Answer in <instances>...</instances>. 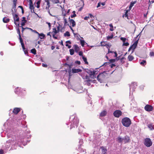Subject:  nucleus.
<instances>
[{
	"instance_id": "obj_11",
	"label": "nucleus",
	"mask_w": 154,
	"mask_h": 154,
	"mask_svg": "<svg viewBox=\"0 0 154 154\" xmlns=\"http://www.w3.org/2000/svg\"><path fill=\"white\" fill-rule=\"evenodd\" d=\"M108 65H109L111 68H112L113 67L116 66V65L115 64H111L110 63L107 62L105 63L103 65L100 67V68L102 66H106Z\"/></svg>"
},
{
	"instance_id": "obj_41",
	"label": "nucleus",
	"mask_w": 154,
	"mask_h": 154,
	"mask_svg": "<svg viewBox=\"0 0 154 154\" xmlns=\"http://www.w3.org/2000/svg\"><path fill=\"white\" fill-rule=\"evenodd\" d=\"M113 35H112L110 36H108L107 37V39L108 40H109L110 39H111L113 38Z\"/></svg>"
},
{
	"instance_id": "obj_8",
	"label": "nucleus",
	"mask_w": 154,
	"mask_h": 154,
	"mask_svg": "<svg viewBox=\"0 0 154 154\" xmlns=\"http://www.w3.org/2000/svg\"><path fill=\"white\" fill-rule=\"evenodd\" d=\"M83 88L82 87L79 85L75 88L74 90V91L77 92V93H82Z\"/></svg>"
},
{
	"instance_id": "obj_26",
	"label": "nucleus",
	"mask_w": 154,
	"mask_h": 154,
	"mask_svg": "<svg viewBox=\"0 0 154 154\" xmlns=\"http://www.w3.org/2000/svg\"><path fill=\"white\" fill-rule=\"evenodd\" d=\"M101 148L102 150V154H106L107 152V149L103 147H101Z\"/></svg>"
},
{
	"instance_id": "obj_21",
	"label": "nucleus",
	"mask_w": 154,
	"mask_h": 154,
	"mask_svg": "<svg viewBox=\"0 0 154 154\" xmlns=\"http://www.w3.org/2000/svg\"><path fill=\"white\" fill-rule=\"evenodd\" d=\"M39 37L41 39H44L45 37V35L43 33H39L38 34Z\"/></svg>"
},
{
	"instance_id": "obj_10",
	"label": "nucleus",
	"mask_w": 154,
	"mask_h": 154,
	"mask_svg": "<svg viewBox=\"0 0 154 154\" xmlns=\"http://www.w3.org/2000/svg\"><path fill=\"white\" fill-rule=\"evenodd\" d=\"M145 109L148 112L151 111L153 109V107L149 105H146L144 107Z\"/></svg>"
},
{
	"instance_id": "obj_63",
	"label": "nucleus",
	"mask_w": 154,
	"mask_h": 154,
	"mask_svg": "<svg viewBox=\"0 0 154 154\" xmlns=\"http://www.w3.org/2000/svg\"><path fill=\"white\" fill-rule=\"evenodd\" d=\"M150 55L151 56H154V53L153 52H150Z\"/></svg>"
},
{
	"instance_id": "obj_25",
	"label": "nucleus",
	"mask_w": 154,
	"mask_h": 154,
	"mask_svg": "<svg viewBox=\"0 0 154 154\" xmlns=\"http://www.w3.org/2000/svg\"><path fill=\"white\" fill-rule=\"evenodd\" d=\"M84 128V127L81 126V127H79V131L78 133L79 134H83L84 135V133H83V131H81V130L82 129Z\"/></svg>"
},
{
	"instance_id": "obj_59",
	"label": "nucleus",
	"mask_w": 154,
	"mask_h": 154,
	"mask_svg": "<svg viewBox=\"0 0 154 154\" xmlns=\"http://www.w3.org/2000/svg\"><path fill=\"white\" fill-rule=\"evenodd\" d=\"M115 60L114 59H111L109 60V61L111 63H113L115 62Z\"/></svg>"
},
{
	"instance_id": "obj_24",
	"label": "nucleus",
	"mask_w": 154,
	"mask_h": 154,
	"mask_svg": "<svg viewBox=\"0 0 154 154\" xmlns=\"http://www.w3.org/2000/svg\"><path fill=\"white\" fill-rule=\"evenodd\" d=\"M123 140L125 143L128 142L130 140L129 137L128 135H126Z\"/></svg>"
},
{
	"instance_id": "obj_62",
	"label": "nucleus",
	"mask_w": 154,
	"mask_h": 154,
	"mask_svg": "<svg viewBox=\"0 0 154 154\" xmlns=\"http://www.w3.org/2000/svg\"><path fill=\"white\" fill-rule=\"evenodd\" d=\"M46 2H47V6H50V2L48 0H47L46 1Z\"/></svg>"
},
{
	"instance_id": "obj_1",
	"label": "nucleus",
	"mask_w": 154,
	"mask_h": 154,
	"mask_svg": "<svg viewBox=\"0 0 154 154\" xmlns=\"http://www.w3.org/2000/svg\"><path fill=\"white\" fill-rule=\"evenodd\" d=\"M79 122V120L75 115H73L71 116L69 119V122L67 123V125H69L70 129H71L73 128L77 127Z\"/></svg>"
},
{
	"instance_id": "obj_9",
	"label": "nucleus",
	"mask_w": 154,
	"mask_h": 154,
	"mask_svg": "<svg viewBox=\"0 0 154 154\" xmlns=\"http://www.w3.org/2000/svg\"><path fill=\"white\" fill-rule=\"evenodd\" d=\"M137 83L136 82H134L132 83L131 85L130 86V93L131 91V89H132V91H134V89L136 88L137 86Z\"/></svg>"
},
{
	"instance_id": "obj_28",
	"label": "nucleus",
	"mask_w": 154,
	"mask_h": 154,
	"mask_svg": "<svg viewBox=\"0 0 154 154\" xmlns=\"http://www.w3.org/2000/svg\"><path fill=\"white\" fill-rule=\"evenodd\" d=\"M30 9L31 10L32 12L34 13V7L32 4L31 3L30 4L29 6Z\"/></svg>"
},
{
	"instance_id": "obj_38",
	"label": "nucleus",
	"mask_w": 154,
	"mask_h": 154,
	"mask_svg": "<svg viewBox=\"0 0 154 154\" xmlns=\"http://www.w3.org/2000/svg\"><path fill=\"white\" fill-rule=\"evenodd\" d=\"M53 32L54 33V34H56L59 32V30H57L55 28L53 29Z\"/></svg>"
},
{
	"instance_id": "obj_20",
	"label": "nucleus",
	"mask_w": 154,
	"mask_h": 154,
	"mask_svg": "<svg viewBox=\"0 0 154 154\" xmlns=\"http://www.w3.org/2000/svg\"><path fill=\"white\" fill-rule=\"evenodd\" d=\"M82 71L81 70L79 69H75L73 68L72 69V72L73 73H78Z\"/></svg>"
},
{
	"instance_id": "obj_12",
	"label": "nucleus",
	"mask_w": 154,
	"mask_h": 154,
	"mask_svg": "<svg viewBox=\"0 0 154 154\" xmlns=\"http://www.w3.org/2000/svg\"><path fill=\"white\" fill-rule=\"evenodd\" d=\"M103 73H99V75H98L97 76V79L98 80L99 82H100V83L102 81V79L103 78Z\"/></svg>"
},
{
	"instance_id": "obj_14",
	"label": "nucleus",
	"mask_w": 154,
	"mask_h": 154,
	"mask_svg": "<svg viewBox=\"0 0 154 154\" xmlns=\"http://www.w3.org/2000/svg\"><path fill=\"white\" fill-rule=\"evenodd\" d=\"M69 20L70 24L72 25V27H74L76 25V23L75 21L72 19H70V17H69Z\"/></svg>"
},
{
	"instance_id": "obj_56",
	"label": "nucleus",
	"mask_w": 154,
	"mask_h": 154,
	"mask_svg": "<svg viewBox=\"0 0 154 154\" xmlns=\"http://www.w3.org/2000/svg\"><path fill=\"white\" fill-rule=\"evenodd\" d=\"M138 40L139 39H138L137 41H136L134 43V44H135V45H137V44L138 42Z\"/></svg>"
},
{
	"instance_id": "obj_51",
	"label": "nucleus",
	"mask_w": 154,
	"mask_h": 154,
	"mask_svg": "<svg viewBox=\"0 0 154 154\" xmlns=\"http://www.w3.org/2000/svg\"><path fill=\"white\" fill-rule=\"evenodd\" d=\"M52 1L53 2L55 3H59V1L58 0H52Z\"/></svg>"
},
{
	"instance_id": "obj_57",
	"label": "nucleus",
	"mask_w": 154,
	"mask_h": 154,
	"mask_svg": "<svg viewBox=\"0 0 154 154\" xmlns=\"http://www.w3.org/2000/svg\"><path fill=\"white\" fill-rule=\"evenodd\" d=\"M4 153V150L2 149H0V154H3Z\"/></svg>"
},
{
	"instance_id": "obj_13",
	"label": "nucleus",
	"mask_w": 154,
	"mask_h": 154,
	"mask_svg": "<svg viewBox=\"0 0 154 154\" xmlns=\"http://www.w3.org/2000/svg\"><path fill=\"white\" fill-rule=\"evenodd\" d=\"M78 150L79 152L84 154L86 153V150L85 149L81 148V147H80V146H79Z\"/></svg>"
},
{
	"instance_id": "obj_49",
	"label": "nucleus",
	"mask_w": 154,
	"mask_h": 154,
	"mask_svg": "<svg viewBox=\"0 0 154 154\" xmlns=\"http://www.w3.org/2000/svg\"><path fill=\"white\" fill-rule=\"evenodd\" d=\"M74 49L75 51H77L79 49V48L78 46L77 45H74Z\"/></svg>"
},
{
	"instance_id": "obj_22",
	"label": "nucleus",
	"mask_w": 154,
	"mask_h": 154,
	"mask_svg": "<svg viewBox=\"0 0 154 154\" xmlns=\"http://www.w3.org/2000/svg\"><path fill=\"white\" fill-rule=\"evenodd\" d=\"M21 125L23 128H27V125H26V122L24 120H23L21 122Z\"/></svg>"
},
{
	"instance_id": "obj_55",
	"label": "nucleus",
	"mask_w": 154,
	"mask_h": 154,
	"mask_svg": "<svg viewBox=\"0 0 154 154\" xmlns=\"http://www.w3.org/2000/svg\"><path fill=\"white\" fill-rule=\"evenodd\" d=\"M30 131L28 130V129H27L26 131V134H29L30 133Z\"/></svg>"
},
{
	"instance_id": "obj_4",
	"label": "nucleus",
	"mask_w": 154,
	"mask_h": 154,
	"mask_svg": "<svg viewBox=\"0 0 154 154\" xmlns=\"http://www.w3.org/2000/svg\"><path fill=\"white\" fill-rule=\"evenodd\" d=\"M122 124L125 127H128L131 124V119L128 117H125L122 120Z\"/></svg>"
},
{
	"instance_id": "obj_36",
	"label": "nucleus",
	"mask_w": 154,
	"mask_h": 154,
	"mask_svg": "<svg viewBox=\"0 0 154 154\" xmlns=\"http://www.w3.org/2000/svg\"><path fill=\"white\" fill-rule=\"evenodd\" d=\"M148 127L150 130H152L154 129L153 126L151 124L148 125Z\"/></svg>"
},
{
	"instance_id": "obj_45",
	"label": "nucleus",
	"mask_w": 154,
	"mask_h": 154,
	"mask_svg": "<svg viewBox=\"0 0 154 154\" xmlns=\"http://www.w3.org/2000/svg\"><path fill=\"white\" fill-rule=\"evenodd\" d=\"M79 143L80 144V147H81V145L83 143V140L82 139H80L79 140Z\"/></svg>"
},
{
	"instance_id": "obj_15",
	"label": "nucleus",
	"mask_w": 154,
	"mask_h": 154,
	"mask_svg": "<svg viewBox=\"0 0 154 154\" xmlns=\"http://www.w3.org/2000/svg\"><path fill=\"white\" fill-rule=\"evenodd\" d=\"M15 92L16 94L18 95H20L21 92V88L19 87L17 88L15 91Z\"/></svg>"
},
{
	"instance_id": "obj_34",
	"label": "nucleus",
	"mask_w": 154,
	"mask_h": 154,
	"mask_svg": "<svg viewBox=\"0 0 154 154\" xmlns=\"http://www.w3.org/2000/svg\"><path fill=\"white\" fill-rule=\"evenodd\" d=\"M82 58V59H83V61L85 62V64H88V62L87 61V58L85 57H83V56Z\"/></svg>"
},
{
	"instance_id": "obj_54",
	"label": "nucleus",
	"mask_w": 154,
	"mask_h": 154,
	"mask_svg": "<svg viewBox=\"0 0 154 154\" xmlns=\"http://www.w3.org/2000/svg\"><path fill=\"white\" fill-rule=\"evenodd\" d=\"M124 59V57H122L120 60V61L121 62V63H123L124 62V61H123V60Z\"/></svg>"
},
{
	"instance_id": "obj_39",
	"label": "nucleus",
	"mask_w": 154,
	"mask_h": 154,
	"mask_svg": "<svg viewBox=\"0 0 154 154\" xmlns=\"http://www.w3.org/2000/svg\"><path fill=\"white\" fill-rule=\"evenodd\" d=\"M120 39L122 41L123 43L125 42L126 40H128V39H127L126 38L124 37H121Z\"/></svg>"
},
{
	"instance_id": "obj_44",
	"label": "nucleus",
	"mask_w": 154,
	"mask_h": 154,
	"mask_svg": "<svg viewBox=\"0 0 154 154\" xmlns=\"http://www.w3.org/2000/svg\"><path fill=\"white\" fill-rule=\"evenodd\" d=\"M27 141L28 142H29V141L27 140L26 138H24L23 141H21L22 142V143L24 145H25L26 144H25L24 143H23V142H26Z\"/></svg>"
},
{
	"instance_id": "obj_40",
	"label": "nucleus",
	"mask_w": 154,
	"mask_h": 154,
	"mask_svg": "<svg viewBox=\"0 0 154 154\" xmlns=\"http://www.w3.org/2000/svg\"><path fill=\"white\" fill-rule=\"evenodd\" d=\"M64 36L65 37L69 36H70L69 32L68 31H66L65 33H64Z\"/></svg>"
},
{
	"instance_id": "obj_2",
	"label": "nucleus",
	"mask_w": 154,
	"mask_h": 154,
	"mask_svg": "<svg viewBox=\"0 0 154 154\" xmlns=\"http://www.w3.org/2000/svg\"><path fill=\"white\" fill-rule=\"evenodd\" d=\"M17 0H13V8L11 10L13 13V18L15 21V23L16 25L17 24L18 26L19 25V17L17 14H14V13L16 12V6L17 4Z\"/></svg>"
},
{
	"instance_id": "obj_50",
	"label": "nucleus",
	"mask_w": 154,
	"mask_h": 154,
	"mask_svg": "<svg viewBox=\"0 0 154 154\" xmlns=\"http://www.w3.org/2000/svg\"><path fill=\"white\" fill-rule=\"evenodd\" d=\"M70 9H68L67 11H66V13L65 14H63V16H64V17H66V15L67 14H69V12H70Z\"/></svg>"
},
{
	"instance_id": "obj_64",
	"label": "nucleus",
	"mask_w": 154,
	"mask_h": 154,
	"mask_svg": "<svg viewBox=\"0 0 154 154\" xmlns=\"http://www.w3.org/2000/svg\"><path fill=\"white\" fill-rule=\"evenodd\" d=\"M42 66L45 67H47L48 66L47 64H45L44 63L42 64Z\"/></svg>"
},
{
	"instance_id": "obj_7",
	"label": "nucleus",
	"mask_w": 154,
	"mask_h": 154,
	"mask_svg": "<svg viewBox=\"0 0 154 154\" xmlns=\"http://www.w3.org/2000/svg\"><path fill=\"white\" fill-rule=\"evenodd\" d=\"M87 72L89 74L90 76L91 77L92 76H94L95 74L97 73L96 71L94 70L93 69H88Z\"/></svg>"
},
{
	"instance_id": "obj_30",
	"label": "nucleus",
	"mask_w": 154,
	"mask_h": 154,
	"mask_svg": "<svg viewBox=\"0 0 154 154\" xmlns=\"http://www.w3.org/2000/svg\"><path fill=\"white\" fill-rule=\"evenodd\" d=\"M63 20H64V25L65 26L69 25V24L68 23V22L67 21L66 18L64 16L63 17Z\"/></svg>"
},
{
	"instance_id": "obj_31",
	"label": "nucleus",
	"mask_w": 154,
	"mask_h": 154,
	"mask_svg": "<svg viewBox=\"0 0 154 154\" xmlns=\"http://www.w3.org/2000/svg\"><path fill=\"white\" fill-rule=\"evenodd\" d=\"M128 58L129 61H131L134 59V57L132 55H130L128 56Z\"/></svg>"
},
{
	"instance_id": "obj_37",
	"label": "nucleus",
	"mask_w": 154,
	"mask_h": 154,
	"mask_svg": "<svg viewBox=\"0 0 154 154\" xmlns=\"http://www.w3.org/2000/svg\"><path fill=\"white\" fill-rule=\"evenodd\" d=\"M140 64L143 66H144L146 64V60H143L140 63Z\"/></svg>"
},
{
	"instance_id": "obj_3",
	"label": "nucleus",
	"mask_w": 154,
	"mask_h": 154,
	"mask_svg": "<svg viewBox=\"0 0 154 154\" xmlns=\"http://www.w3.org/2000/svg\"><path fill=\"white\" fill-rule=\"evenodd\" d=\"M17 34H18L20 41V43H21L22 48L24 52V53L26 55H28V52L27 51V49L25 48L24 44L23 43V40L21 38L20 35V32L19 28L17 29Z\"/></svg>"
},
{
	"instance_id": "obj_27",
	"label": "nucleus",
	"mask_w": 154,
	"mask_h": 154,
	"mask_svg": "<svg viewBox=\"0 0 154 154\" xmlns=\"http://www.w3.org/2000/svg\"><path fill=\"white\" fill-rule=\"evenodd\" d=\"M41 2V0H37L36 1V7L38 8H40V5Z\"/></svg>"
},
{
	"instance_id": "obj_46",
	"label": "nucleus",
	"mask_w": 154,
	"mask_h": 154,
	"mask_svg": "<svg viewBox=\"0 0 154 154\" xmlns=\"http://www.w3.org/2000/svg\"><path fill=\"white\" fill-rule=\"evenodd\" d=\"M129 45V44L128 42H125V43H123V44L122 45L123 46H128Z\"/></svg>"
},
{
	"instance_id": "obj_42",
	"label": "nucleus",
	"mask_w": 154,
	"mask_h": 154,
	"mask_svg": "<svg viewBox=\"0 0 154 154\" xmlns=\"http://www.w3.org/2000/svg\"><path fill=\"white\" fill-rule=\"evenodd\" d=\"M69 52L70 55H72L74 54V50L73 49H70L69 50Z\"/></svg>"
},
{
	"instance_id": "obj_47",
	"label": "nucleus",
	"mask_w": 154,
	"mask_h": 154,
	"mask_svg": "<svg viewBox=\"0 0 154 154\" xmlns=\"http://www.w3.org/2000/svg\"><path fill=\"white\" fill-rule=\"evenodd\" d=\"M109 26L110 27V30L111 31H113V26L112 24H109Z\"/></svg>"
},
{
	"instance_id": "obj_16",
	"label": "nucleus",
	"mask_w": 154,
	"mask_h": 154,
	"mask_svg": "<svg viewBox=\"0 0 154 154\" xmlns=\"http://www.w3.org/2000/svg\"><path fill=\"white\" fill-rule=\"evenodd\" d=\"M20 111V108H15L13 110V112L15 114H17Z\"/></svg>"
},
{
	"instance_id": "obj_61",
	"label": "nucleus",
	"mask_w": 154,
	"mask_h": 154,
	"mask_svg": "<svg viewBox=\"0 0 154 154\" xmlns=\"http://www.w3.org/2000/svg\"><path fill=\"white\" fill-rule=\"evenodd\" d=\"M76 16V15L75 14H73L71 15V18H73L74 17H75Z\"/></svg>"
},
{
	"instance_id": "obj_19",
	"label": "nucleus",
	"mask_w": 154,
	"mask_h": 154,
	"mask_svg": "<svg viewBox=\"0 0 154 154\" xmlns=\"http://www.w3.org/2000/svg\"><path fill=\"white\" fill-rule=\"evenodd\" d=\"M3 21L5 23H8L10 21V19L8 17H5L3 18Z\"/></svg>"
},
{
	"instance_id": "obj_6",
	"label": "nucleus",
	"mask_w": 154,
	"mask_h": 154,
	"mask_svg": "<svg viewBox=\"0 0 154 154\" xmlns=\"http://www.w3.org/2000/svg\"><path fill=\"white\" fill-rule=\"evenodd\" d=\"M122 112L119 110L115 111L113 112L114 116L116 118H119L122 115Z\"/></svg>"
},
{
	"instance_id": "obj_53",
	"label": "nucleus",
	"mask_w": 154,
	"mask_h": 154,
	"mask_svg": "<svg viewBox=\"0 0 154 154\" xmlns=\"http://www.w3.org/2000/svg\"><path fill=\"white\" fill-rule=\"evenodd\" d=\"M50 7V6H47L46 7V9L47 10H48V12L49 13V14H50V11H49V8Z\"/></svg>"
},
{
	"instance_id": "obj_29",
	"label": "nucleus",
	"mask_w": 154,
	"mask_h": 154,
	"mask_svg": "<svg viewBox=\"0 0 154 154\" xmlns=\"http://www.w3.org/2000/svg\"><path fill=\"white\" fill-rule=\"evenodd\" d=\"M137 46L135 44H133L131 46V48H132V52L134 51V49L136 48Z\"/></svg>"
},
{
	"instance_id": "obj_5",
	"label": "nucleus",
	"mask_w": 154,
	"mask_h": 154,
	"mask_svg": "<svg viewBox=\"0 0 154 154\" xmlns=\"http://www.w3.org/2000/svg\"><path fill=\"white\" fill-rule=\"evenodd\" d=\"M144 145L147 147H149L152 145V142L150 138H147L145 140L144 142Z\"/></svg>"
},
{
	"instance_id": "obj_60",
	"label": "nucleus",
	"mask_w": 154,
	"mask_h": 154,
	"mask_svg": "<svg viewBox=\"0 0 154 154\" xmlns=\"http://www.w3.org/2000/svg\"><path fill=\"white\" fill-rule=\"evenodd\" d=\"M79 54L80 56H82L83 55V52L82 51H80L79 52Z\"/></svg>"
},
{
	"instance_id": "obj_33",
	"label": "nucleus",
	"mask_w": 154,
	"mask_h": 154,
	"mask_svg": "<svg viewBox=\"0 0 154 154\" xmlns=\"http://www.w3.org/2000/svg\"><path fill=\"white\" fill-rule=\"evenodd\" d=\"M123 140L124 138H122L119 137L118 138L117 141L121 143L124 141Z\"/></svg>"
},
{
	"instance_id": "obj_23",
	"label": "nucleus",
	"mask_w": 154,
	"mask_h": 154,
	"mask_svg": "<svg viewBox=\"0 0 154 154\" xmlns=\"http://www.w3.org/2000/svg\"><path fill=\"white\" fill-rule=\"evenodd\" d=\"M107 113V112L106 110H103L100 113V117H103L105 116L106 115Z\"/></svg>"
},
{
	"instance_id": "obj_18",
	"label": "nucleus",
	"mask_w": 154,
	"mask_h": 154,
	"mask_svg": "<svg viewBox=\"0 0 154 154\" xmlns=\"http://www.w3.org/2000/svg\"><path fill=\"white\" fill-rule=\"evenodd\" d=\"M109 53L114 54H115V55L114 56V57H116L117 56L118 54H117V53L116 52H113V51H110L109 49L108 51V53L106 54V56L107 58H108V57H107V55Z\"/></svg>"
},
{
	"instance_id": "obj_17",
	"label": "nucleus",
	"mask_w": 154,
	"mask_h": 154,
	"mask_svg": "<svg viewBox=\"0 0 154 154\" xmlns=\"http://www.w3.org/2000/svg\"><path fill=\"white\" fill-rule=\"evenodd\" d=\"M27 20H26V18L25 17H23L21 21V25L22 26H24L25 23H26Z\"/></svg>"
},
{
	"instance_id": "obj_43",
	"label": "nucleus",
	"mask_w": 154,
	"mask_h": 154,
	"mask_svg": "<svg viewBox=\"0 0 154 154\" xmlns=\"http://www.w3.org/2000/svg\"><path fill=\"white\" fill-rule=\"evenodd\" d=\"M136 1L131 2L130 5V6L131 7H132L136 3Z\"/></svg>"
},
{
	"instance_id": "obj_32",
	"label": "nucleus",
	"mask_w": 154,
	"mask_h": 154,
	"mask_svg": "<svg viewBox=\"0 0 154 154\" xmlns=\"http://www.w3.org/2000/svg\"><path fill=\"white\" fill-rule=\"evenodd\" d=\"M80 43H81V45L83 47L84 46V45H85V44H87V43H85V41L84 40H82V39H80Z\"/></svg>"
},
{
	"instance_id": "obj_48",
	"label": "nucleus",
	"mask_w": 154,
	"mask_h": 154,
	"mask_svg": "<svg viewBox=\"0 0 154 154\" xmlns=\"http://www.w3.org/2000/svg\"><path fill=\"white\" fill-rule=\"evenodd\" d=\"M66 46L68 47L69 46V45L68 44V43H69L70 44H71V42L70 41H67L66 42Z\"/></svg>"
},
{
	"instance_id": "obj_52",
	"label": "nucleus",
	"mask_w": 154,
	"mask_h": 154,
	"mask_svg": "<svg viewBox=\"0 0 154 154\" xmlns=\"http://www.w3.org/2000/svg\"><path fill=\"white\" fill-rule=\"evenodd\" d=\"M128 11H127V10H126L125 11V15H124V16H125V17H128Z\"/></svg>"
},
{
	"instance_id": "obj_35",
	"label": "nucleus",
	"mask_w": 154,
	"mask_h": 154,
	"mask_svg": "<svg viewBox=\"0 0 154 154\" xmlns=\"http://www.w3.org/2000/svg\"><path fill=\"white\" fill-rule=\"evenodd\" d=\"M31 52L34 54H36V50L35 48L31 49Z\"/></svg>"
},
{
	"instance_id": "obj_58",
	"label": "nucleus",
	"mask_w": 154,
	"mask_h": 154,
	"mask_svg": "<svg viewBox=\"0 0 154 154\" xmlns=\"http://www.w3.org/2000/svg\"><path fill=\"white\" fill-rule=\"evenodd\" d=\"M89 17H90L91 19H92L93 18H94V16H93V15L91 14H89Z\"/></svg>"
}]
</instances>
